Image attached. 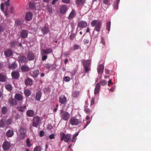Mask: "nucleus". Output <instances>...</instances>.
<instances>
[{
  "instance_id": "nucleus-48",
  "label": "nucleus",
  "mask_w": 151,
  "mask_h": 151,
  "mask_svg": "<svg viewBox=\"0 0 151 151\" xmlns=\"http://www.w3.org/2000/svg\"><path fill=\"white\" fill-rule=\"evenodd\" d=\"M44 67L48 69H49L51 68L52 65L50 63H45L44 64Z\"/></svg>"
},
{
  "instance_id": "nucleus-59",
  "label": "nucleus",
  "mask_w": 151,
  "mask_h": 151,
  "mask_svg": "<svg viewBox=\"0 0 151 151\" xmlns=\"http://www.w3.org/2000/svg\"><path fill=\"white\" fill-rule=\"evenodd\" d=\"M10 0H7L5 3V5L6 6H9L10 5Z\"/></svg>"
},
{
  "instance_id": "nucleus-55",
  "label": "nucleus",
  "mask_w": 151,
  "mask_h": 151,
  "mask_svg": "<svg viewBox=\"0 0 151 151\" xmlns=\"http://www.w3.org/2000/svg\"><path fill=\"white\" fill-rule=\"evenodd\" d=\"M75 36L74 34H72L70 36V39L71 40H73Z\"/></svg>"
},
{
  "instance_id": "nucleus-24",
  "label": "nucleus",
  "mask_w": 151,
  "mask_h": 151,
  "mask_svg": "<svg viewBox=\"0 0 151 151\" xmlns=\"http://www.w3.org/2000/svg\"><path fill=\"white\" fill-rule=\"evenodd\" d=\"M27 115L29 117H33L34 116V111L32 110H29L27 111Z\"/></svg>"
},
{
  "instance_id": "nucleus-33",
  "label": "nucleus",
  "mask_w": 151,
  "mask_h": 151,
  "mask_svg": "<svg viewBox=\"0 0 151 151\" xmlns=\"http://www.w3.org/2000/svg\"><path fill=\"white\" fill-rule=\"evenodd\" d=\"M42 31L44 35L47 34L49 32V29L46 27H43L42 29Z\"/></svg>"
},
{
  "instance_id": "nucleus-45",
  "label": "nucleus",
  "mask_w": 151,
  "mask_h": 151,
  "mask_svg": "<svg viewBox=\"0 0 151 151\" xmlns=\"http://www.w3.org/2000/svg\"><path fill=\"white\" fill-rule=\"evenodd\" d=\"M12 122V120L11 118L8 119L6 121V125H10L11 124Z\"/></svg>"
},
{
  "instance_id": "nucleus-53",
  "label": "nucleus",
  "mask_w": 151,
  "mask_h": 151,
  "mask_svg": "<svg viewBox=\"0 0 151 151\" xmlns=\"http://www.w3.org/2000/svg\"><path fill=\"white\" fill-rule=\"evenodd\" d=\"M79 48V46L77 44H75L73 46V50H78Z\"/></svg>"
},
{
  "instance_id": "nucleus-18",
  "label": "nucleus",
  "mask_w": 151,
  "mask_h": 151,
  "mask_svg": "<svg viewBox=\"0 0 151 151\" xmlns=\"http://www.w3.org/2000/svg\"><path fill=\"white\" fill-rule=\"evenodd\" d=\"M104 68V65L102 64H100L98 67L97 71L99 74H101L103 72Z\"/></svg>"
},
{
  "instance_id": "nucleus-44",
  "label": "nucleus",
  "mask_w": 151,
  "mask_h": 151,
  "mask_svg": "<svg viewBox=\"0 0 151 151\" xmlns=\"http://www.w3.org/2000/svg\"><path fill=\"white\" fill-rule=\"evenodd\" d=\"M111 26V22H106V29L109 32L110 30V28Z\"/></svg>"
},
{
  "instance_id": "nucleus-28",
  "label": "nucleus",
  "mask_w": 151,
  "mask_h": 151,
  "mask_svg": "<svg viewBox=\"0 0 151 151\" xmlns=\"http://www.w3.org/2000/svg\"><path fill=\"white\" fill-rule=\"evenodd\" d=\"M12 51L11 50H7L4 52L5 55L7 57H9L11 56L12 54Z\"/></svg>"
},
{
  "instance_id": "nucleus-4",
  "label": "nucleus",
  "mask_w": 151,
  "mask_h": 151,
  "mask_svg": "<svg viewBox=\"0 0 151 151\" xmlns=\"http://www.w3.org/2000/svg\"><path fill=\"white\" fill-rule=\"evenodd\" d=\"M60 135L61 137V141L64 140L65 142H68L70 140L71 137L70 134H65L63 133H61Z\"/></svg>"
},
{
  "instance_id": "nucleus-21",
  "label": "nucleus",
  "mask_w": 151,
  "mask_h": 151,
  "mask_svg": "<svg viewBox=\"0 0 151 151\" xmlns=\"http://www.w3.org/2000/svg\"><path fill=\"white\" fill-rule=\"evenodd\" d=\"M14 99L18 101H20L23 99V97L22 95L18 93L15 95Z\"/></svg>"
},
{
  "instance_id": "nucleus-61",
  "label": "nucleus",
  "mask_w": 151,
  "mask_h": 151,
  "mask_svg": "<svg viewBox=\"0 0 151 151\" xmlns=\"http://www.w3.org/2000/svg\"><path fill=\"white\" fill-rule=\"evenodd\" d=\"M47 9L49 13H52V8L49 6L47 7Z\"/></svg>"
},
{
  "instance_id": "nucleus-29",
  "label": "nucleus",
  "mask_w": 151,
  "mask_h": 151,
  "mask_svg": "<svg viewBox=\"0 0 151 151\" xmlns=\"http://www.w3.org/2000/svg\"><path fill=\"white\" fill-rule=\"evenodd\" d=\"M6 126L5 120L4 119L0 120V128H4Z\"/></svg>"
},
{
  "instance_id": "nucleus-2",
  "label": "nucleus",
  "mask_w": 151,
  "mask_h": 151,
  "mask_svg": "<svg viewBox=\"0 0 151 151\" xmlns=\"http://www.w3.org/2000/svg\"><path fill=\"white\" fill-rule=\"evenodd\" d=\"M69 122L72 126H77L81 123V119L80 118H77L75 116H73L71 117Z\"/></svg>"
},
{
  "instance_id": "nucleus-7",
  "label": "nucleus",
  "mask_w": 151,
  "mask_h": 151,
  "mask_svg": "<svg viewBox=\"0 0 151 151\" xmlns=\"http://www.w3.org/2000/svg\"><path fill=\"white\" fill-rule=\"evenodd\" d=\"M26 130L25 128L21 127L19 129V137L20 139H23L25 136V133Z\"/></svg>"
},
{
  "instance_id": "nucleus-39",
  "label": "nucleus",
  "mask_w": 151,
  "mask_h": 151,
  "mask_svg": "<svg viewBox=\"0 0 151 151\" xmlns=\"http://www.w3.org/2000/svg\"><path fill=\"white\" fill-rule=\"evenodd\" d=\"M5 88L6 89L9 91H11L12 89V87L10 84H7L5 85Z\"/></svg>"
},
{
  "instance_id": "nucleus-5",
  "label": "nucleus",
  "mask_w": 151,
  "mask_h": 151,
  "mask_svg": "<svg viewBox=\"0 0 151 151\" xmlns=\"http://www.w3.org/2000/svg\"><path fill=\"white\" fill-rule=\"evenodd\" d=\"M60 115L61 119L66 121H68L69 118L70 114L68 112L61 110L60 112Z\"/></svg>"
},
{
  "instance_id": "nucleus-11",
  "label": "nucleus",
  "mask_w": 151,
  "mask_h": 151,
  "mask_svg": "<svg viewBox=\"0 0 151 151\" xmlns=\"http://www.w3.org/2000/svg\"><path fill=\"white\" fill-rule=\"evenodd\" d=\"M52 50L51 48H47L46 49H42L41 50L40 55H47L50 54L52 52Z\"/></svg>"
},
{
  "instance_id": "nucleus-35",
  "label": "nucleus",
  "mask_w": 151,
  "mask_h": 151,
  "mask_svg": "<svg viewBox=\"0 0 151 151\" xmlns=\"http://www.w3.org/2000/svg\"><path fill=\"white\" fill-rule=\"evenodd\" d=\"M119 3V0H116L113 4L114 9L115 10H117L118 9V4Z\"/></svg>"
},
{
  "instance_id": "nucleus-56",
  "label": "nucleus",
  "mask_w": 151,
  "mask_h": 151,
  "mask_svg": "<svg viewBox=\"0 0 151 151\" xmlns=\"http://www.w3.org/2000/svg\"><path fill=\"white\" fill-rule=\"evenodd\" d=\"M70 0H62V2L64 3L68 4L70 2Z\"/></svg>"
},
{
  "instance_id": "nucleus-40",
  "label": "nucleus",
  "mask_w": 151,
  "mask_h": 151,
  "mask_svg": "<svg viewBox=\"0 0 151 151\" xmlns=\"http://www.w3.org/2000/svg\"><path fill=\"white\" fill-rule=\"evenodd\" d=\"M24 93L26 96H29L31 94V91L28 89H26L24 90Z\"/></svg>"
},
{
  "instance_id": "nucleus-19",
  "label": "nucleus",
  "mask_w": 151,
  "mask_h": 151,
  "mask_svg": "<svg viewBox=\"0 0 151 151\" xmlns=\"http://www.w3.org/2000/svg\"><path fill=\"white\" fill-rule=\"evenodd\" d=\"M76 15V13L74 9H73L72 11L69 14L68 18L69 19H73L74 18Z\"/></svg>"
},
{
  "instance_id": "nucleus-50",
  "label": "nucleus",
  "mask_w": 151,
  "mask_h": 151,
  "mask_svg": "<svg viewBox=\"0 0 151 151\" xmlns=\"http://www.w3.org/2000/svg\"><path fill=\"white\" fill-rule=\"evenodd\" d=\"M10 45L12 47H14L17 44V42L16 41H13L10 43Z\"/></svg>"
},
{
  "instance_id": "nucleus-64",
  "label": "nucleus",
  "mask_w": 151,
  "mask_h": 151,
  "mask_svg": "<svg viewBox=\"0 0 151 151\" xmlns=\"http://www.w3.org/2000/svg\"><path fill=\"white\" fill-rule=\"evenodd\" d=\"M16 23L18 25H20L21 24V22L20 20H18L16 21Z\"/></svg>"
},
{
  "instance_id": "nucleus-23",
  "label": "nucleus",
  "mask_w": 151,
  "mask_h": 151,
  "mask_svg": "<svg viewBox=\"0 0 151 151\" xmlns=\"http://www.w3.org/2000/svg\"><path fill=\"white\" fill-rule=\"evenodd\" d=\"M11 75L12 77L14 78L17 79L19 76V74L17 71H14L12 72Z\"/></svg>"
},
{
  "instance_id": "nucleus-16",
  "label": "nucleus",
  "mask_w": 151,
  "mask_h": 151,
  "mask_svg": "<svg viewBox=\"0 0 151 151\" xmlns=\"http://www.w3.org/2000/svg\"><path fill=\"white\" fill-rule=\"evenodd\" d=\"M100 90V84L99 83H97L95 86V88L94 90V94L95 95L99 93Z\"/></svg>"
},
{
  "instance_id": "nucleus-15",
  "label": "nucleus",
  "mask_w": 151,
  "mask_h": 151,
  "mask_svg": "<svg viewBox=\"0 0 151 151\" xmlns=\"http://www.w3.org/2000/svg\"><path fill=\"white\" fill-rule=\"evenodd\" d=\"M59 102L62 104H65L66 103L67 99L64 95H62L60 97Z\"/></svg>"
},
{
  "instance_id": "nucleus-52",
  "label": "nucleus",
  "mask_w": 151,
  "mask_h": 151,
  "mask_svg": "<svg viewBox=\"0 0 151 151\" xmlns=\"http://www.w3.org/2000/svg\"><path fill=\"white\" fill-rule=\"evenodd\" d=\"M70 80V77L68 76L65 77L63 78V80L65 82H68Z\"/></svg>"
},
{
  "instance_id": "nucleus-17",
  "label": "nucleus",
  "mask_w": 151,
  "mask_h": 151,
  "mask_svg": "<svg viewBox=\"0 0 151 151\" xmlns=\"http://www.w3.org/2000/svg\"><path fill=\"white\" fill-rule=\"evenodd\" d=\"M68 10L67 7L65 5H63L60 8V12L63 14H65Z\"/></svg>"
},
{
  "instance_id": "nucleus-13",
  "label": "nucleus",
  "mask_w": 151,
  "mask_h": 151,
  "mask_svg": "<svg viewBox=\"0 0 151 151\" xmlns=\"http://www.w3.org/2000/svg\"><path fill=\"white\" fill-rule=\"evenodd\" d=\"M27 59L23 55H21L18 57V61L19 63H24L27 62Z\"/></svg>"
},
{
  "instance_id": "nucleus-49",
  "label": "nucleus",
  "mask_w": 151,
  "mask_h": 151,
  "mask_svg": "<svg viewBox=\"0 0 151 151\" xmlns=\"http://www.w3.org/2000/svg\"><path fill=\"white\" fill-rule=\"evenodd\" d=\"M27 145L28 147H30L32 146V144L30 143V139L29 138L27 139L26 140Z\"/></svg>"
},
{
  "instance_id": "nucleus-34",
  "label": "nucleus",
  "mask_w": 151,
  "mask_h": 151,
  "mask_svg": "<svg viewBox=\"0 0 151 151\" xmlns=\"http://www.w3.org/2000/svg\"><path fill=\"white\" fill-rule=\"evenodd\" d=\"M21 69L23 72H27L29 70V68L27 65H23L21 67Z\"/></svg>"
},
{
  "instance_id": "nucleus-14",
  "label": "nucleus",
  "mask_w": 151,
  "mask_h": 151,
  "mask_svg": "<svg viewBox=\"0 0 151 151\" xmlns=\"http://www.w3.org/2000/svg\"><path fill=\"white\" fill-rule=\"evenodd\" d=\"M28 34V31L26 30L23 29L21 32L20 36L22 38H25L27 37Z\"/></svg>"
},
{
  "instance_id": "nucleus-54",
  "label": "nucleus",
  "mask_w": 151,
  "mask_h": 151,
  "mask_svg": "<svg viewBox=\"0 0 151 151\" xmlns=\"http://www.w3.org/2000/svg\"><path fill=\"white\" fill-rule=\"evenodd\" d=\"M42 56V60L43 61L45 60L47 58V55H41Z\"/></svg>"
},
{
  "instance_id": "nucleus-43",
  "label": "nucleus",
  "mask_w": 151,
  "mask_h": 151,
  "mask_svg": "<svg viewBox=\"0 0 151 151\" xmlns=\"http://www.w3.org/2000/svg\"><path fill=\"white\" fill-rule=\"evenodd\" d=\"M79 95V92L78 91H75L72 93V96L74 98H77Z\"/></svg>"
},
{
  "instance_id": "nucleus-63",
  "label": "nucleus",
  "mask_w": 151,
  "mask_h": 151,
  "mask_svg": "<svg viewBox=\"0 0 151 151\" xmlns=\"http://www.w3.org/2000/svg\"><path fill=\"white\" fill-rule=\"evenodd\" d=\"M95 102V99L93 98H92L90 106H91L93 105Z\"/></svg>"
},
{
  "instance_id": "nucleus-32",
  "label": "nucleus",
  "mask_w": 151,
  "mask_h": 151,
  "mask_svg": "<svg viewBox=\"0 0 151 151\" xmlns=\"http://www.w3.org/2000/svg\"><path fill=\"white\" fill-rule=\"evenodd\" d=\"M85 0H76V3L78 5L81 6L85 3Z\"/></svg>"
},
{
  "instance_id": "nucleus-37",
  "label": "nucleus",
  "mask_w": 151,
  "mask_h": 151,
  "mask_svg": "<svg viewBox=\"0 0 151 151\" xmlns=\"http://www.w3.org/2000/svg\"><path fill=\"white\" fill-rule=\"evenodd\" d=\"M26 107L27 106L26 105H24L22 106H18L17 107V109H18L19 111L23 112L24 109L26 108Z\"/></svg>"
},
{
  "instance_id": "nucleus-62",
  "label": "nucleus",
  "mask_w": 151,
  "mask_h": 151,
  "mask_svg": "<svg viewBox=\"0 0 151 151\" xmlns=\"http://www.w3.org/2000/svg\"><path fill=\"white\" fill-rule=\"evenodd\" d=\"M49 137L50 139H53L55 138V135L54 134H52L50 135Z\"/></svg>"
},
{
  "instance_id": "nucleus-60",
  "label": "nucleus",
  "mask_w": 151,
  "mask_h": 151,
  "mask_svg": "<svg viewBox=\"0 0 151 151\" xmlns=\"http://www.w3.org/2000/svg\"><path fill=\"white\" fill-rule=\"evenodd\" d=\"M14 8L12 6H11L10 7V11L9 12V16L10 15V13H11L12 14H13L14 13Z\"/></svg>"
},
{
  "instance_id": "nucleus-10",
  "label": "nucleus",
  "mask_w": 151,
  "mask_h": 151,
  "mask_svg": "<svg viewBox=\"0 0 151 151\" xmlns=\"http://www.w3.org/2000/svg\"><path fill=\"white\" fill-rule=\"evenodd\" d=\"M87 26V23L86 21L83 20H81L80 21L77 25L78 27L81 28H86Z\"/></svg>"
},
{
  "instance_id": "nucleus-57",
  "label": "nucleus",
  "mask_w": 151,
  "mask_h": 151,
  "mask_svg": "<svg viewBox=\"0 0 151 151\" xmlns=\"http://www.w3.org/2000/svg\"><path fill=\"white\" fill-rule=\"evenodd\" d=\"M101 85L102 86H104L105 85L106 83V81L105 80H103L101 81L100 82Z\"/></svg>"
},
{
  "instance_id": "nucleus-12",
  "label": "nucleus",
  "mask_w": 151,
  "mask_h": 151,
  "mask_svg": "<svg viewBox=\"0 0 151 151\" xmlns=\"http://www.w3.org/2000/svg\"><path fill=\"white\" fill-rule=\"evenodd\" d=\"M35 54L32 52H29L27 55V59L28 60L32 61L35 58Z\"/></svg>"
},
{
  "instance_id": "nucleus-58",
  "label": "nucleus",
  "mask_w": 151,
  "mask_h": 151,
  "mask_svg": "<svg viewBox=\"0 0 151 151\" xmlns=\"http://www.w3.org/2000/svg\"><path fill=\"white\" fill-rule=\"evenodd\" d=\"M45 133L43 131H41L40 132L39 136L40 137H42L44 136Z\"/></svg>"
},
{
  "instance_id": "nucleus-27",
  "label": "nucleus",
  "mask_w": 151,
  "mask_h": 151,
  "mask_svg": "<svg viewBox=\"0 0 151 151\" xmlns=\"http://www.w3.org/2000/svg\"><path fill=\"white\" fill-rule=\"evenodd\" d=\"M17 66V64L15 62H14L12 64L9 63L8 64L9 68L12 69H14L16 68Z\"/></svg>"
},
{
  "instance_id": "nucleus-22",
  "label": "nucleus",
  "mask_w": 151,
  "mask_h": 151,
  "mask_svg": "<svg viewBox=\"0 0 151 151\" xmlns=\"http://www.w3.org/2000/svg\"><path fill=\"white\" fill-rule=\"evenodd\" d=\"M39 73L38 70H36L30 72V74L32 76L33 78L37 77Z\"/></svg>"
},
{
  "instance_id": "nucleus-8",
  "label": "nucleus",
  "mask_w": 151,
  "mask_h": 151,
  "mask_svg": "<svg viewBox=\"0 0 151 151\" xmlns=\"http://www.w3.org/2000/svg\"><path fill=\"white\" fill-rule=\"evenodd\" d=\"M8 6H6L5 10H4V3H1V10L4 12V15L5 16L7 17L9 16V13L8 12Z\"/></svg>"
},
{
  "instance_id": "nucleus-42",
  "label": "nucleus",
  "mask_w": 151,
  "mask_h": 151,
  "mask_svg": "<svg viewBox=\"0 0 151 151\" xmlns=\"http://www.w3.org/2000/svg\"><path fill=\"white\" fill-rule=\"evenodd\" d=\"M29 7L31 9H35V4L33 2H30L29 4Z\"/></svg>"
},
{
  "instance_id": "nucleus-6",
  "label": "nucleus",
  "mask_w": 151,
  "mask_h": 151,
  "mask_svg": "<svg viewBox=\"0 0 151 151\" xmlns=\"http://www.w3.org/2000/svg\"><path fill=\"white\" fill-rule=\"evenodd\" d=\"M40 120V118L38 116L34 117L33 119V126L34 127H37Z\"/></svg>"
},
{
  "instance_id": "nucleus-1",
  "label": "nucleus",
  "mask_w": 151,
  "mask_h": 151,
  "mask_svg": "<svg viewBox=\"0 0 151 151\" xmlns=\"http://www.w3.org/2000/svg\"><path fill=\"white\" fill-rule=\"evenodd\" d=\"M91 24L92 27L95 26L93 31V35L94 37L96 38L98 37L99 32L100 30L101 22L100 21H98L97 20H95L91 22Z\"/></svg>"
},
{
  "instance_id": "nucleus-36",
  "label": "nucleus",
  "mask_w": 151,
  "mask_h": 151,
  "mask_svg": "<svg viewBox=\"0 0 151 151\" xmlns=\"http://www.w3.org/2000/svg\"><path fill=\"white\" fill-rule=\"evenodd\" d=\"M6 81V77L5 75L0 73V82H4Z\"/></svg>"
},
{
  "instance_id": "nucleus-25",
  "label": "nucleus",
  "mask_w": 151,
  "mask_h": 151,
  "mask_svg": "<svg viewBox=\"0 0 151 151\" xmlns=\"http://www.w3.org/2000/svg\"><path fill=\"white\" fill-rule=\"evenodd\" d=\"M32 80L29 78H28L25 81V84L26 86H31L32 84Z\"/></svg>"
},
{
  "instance_id": "nucleus-51",
  "label": "nucleus",
  "mask_w": 151,
  "mask_h": 151,
  "mask_svg": "<svg viewBox=\"0 0 151 151\" xmlns=\"http://www.w3.org/2000/svg\"><path fill=\"white\" fill-rule=\"evenodd\" d=\"M41 148L40 146H38L36 147L34 150V151H41Z\"/></svg>"
},
{
  "instance_id": "nucleus-38",
  "label": "nucleus",
  "mask_w": 151,
  "mask_h": 151,
  "mask_svg": "<svg viewBox=\"0 0 151 151\" xmlns=\"http://www.w3.org/2000/svg\"><path fill=\"white\" fill-rule=\"evenodd\" d=\"M7 111L8 110L7 107L4 106L1 109V114L3 115H5L6 114Z\"/></svg>"
},
{
  "instance_id": "nucleus-26",
  "label": "nucleus",
  "mask_w": 151,
  "mask_h": 151,
  "mask_svg": "<svg viewBox=\"0 0 151 151\" xmlns=\"http://www.w3.org/2000/svg\"><path fill=\"white\" fill-rule=\"evenodd\" d=\"M14 134V132L11 130H9L6 132V136L8 137H12Z\"/></svg>"
},
{
  "instance_id": "nucleus-20",
  "label": "nucleus",
  "mask_w": 151,
  "mask_h": 151,
  "mask_svg": "<svg viewBox=\"0 0 151 151\" xmlns=\"http://www.w3.org/2000/svg\"><path fill=\"white\" fill-rule=\"evenodd\" d=\"M32 14L31 12H28L26 14L25 16V19L27 21H30L32 18Z\"/></svg>"
},
{
  "instance_id": "nucleus-9",
  "label": "nucleus",
  "mask_w": 151,
  "mask_h": 151,
  "mask_svg": "<svg viewBox=\"0 0 151 151\" xmlns=\"http://www.w3.org/2000/svg\"><path fill=\"white\" fill-rule=\"evenodd\" d=\"M11 147L10 143L6 140L5 141L2 145V147L4 150H9Z\"/></svg>"
},
{
  "instance_id": "nucleus-46",
  "label": "nucleus",
  "mask_w": 151,
  "mask_h": 151,
  "mask_svg": "<svg viewBox=\"0 0 151 151\" xmlns=\"http://www.w3.org/2000/svg\"><path fill=\"white\" fill-rule=\"evenodd\" d=\"M84 111L86 114H90L92 111L91 109L87 107H85Z\"/></svg>"
},
{
  "instance_id": "nucleus-31",
  "label": "nucleus",
  "mask_w": 151,
  "mask_h": 151,
  "mask_svg": "<svg viewBox=\"0 0 151 151\" xmlns=\"http://www.w3.org/2000/svg\"><path fill=\"white\" fill-rule=\"evenodd\" d=\"M42 94V93L40 91H38L37 92L36 95V98L37 100L38 101H40V100Z\"/></svg>"
},
{
  "instance_id": "nucleus-30",
  "label": "nucleus",
  "mask_w": 151,
  "mask_h": 151,
  "mask_svg": "<svg viewBox=\"0 0 151 151\" xmlns=\"http://www.w3.org/2000/svg\"><path fill=\"white\" fill-rule=\"evenodd\" d=\"M9 102L10 105H17V102L16 100L13 99H9Z\"/></svg>"
},
{
  "instance_id": "nucleus-41",
  "label": "nucleus",
  "mask_w": 151,
  "mask_h": 151,
  "mask_svg": "<svg viewBox=\"0 0 151 151\" xmlns=\"http://www.w3.org/2000/svg\"><path fill=\"white\" fill-rule=\"evenodd\" d=\"M112 0H103V4H104L108 6H109L111 5V2Z\"/></svg>"
},
{
  "instance_id": "nucleus-3",
  "label": "nucleus",
  "mask_w": 151,
  "mask_h": 151,
  "mask_svg": "<svg viewBox=\"0 0 151 151\" xmlns=\"http://www.w3.org/2000/svg\"><path fill=\"white\" fill-rule=\"evenodd\" d=\"M84 60H83L82 62L83 63V67L84 68V71L86 73H88L91 70V62L88 60L84 62Z\"/></svg>"
},
{
  "instance_id": "nucleus-47",
  "label": "nucleus",
  "mask_w": 151,
  "mask_h": 151,
  "mask_svg": "<svg viewBox=\"0 0 151 151\" xmlns=\"http://www.w3.org/2000/svg\"><path fill=\"white\" fill-rule=\"evenodd\" d=\"M78 135V133L77 132H76L74 134H73L72 139L71 140V142H75L76 140V137Z\"/></svg>"
}]
</instances>
